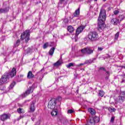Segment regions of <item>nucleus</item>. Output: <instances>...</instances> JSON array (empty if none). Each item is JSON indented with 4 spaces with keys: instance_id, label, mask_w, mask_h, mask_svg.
Returning <instances> with one entry per match:
<instances>
[{
    "instance_id": "6e6d98bb",
    "label": "nucleus",
    "mask_w": 125,
    "mask_h": 125,
    "mask_svg": "<svg viewBox=\"0 0 125 125\" xmlns=\"http://www.w3.org/2000/svg\"><path fill=\"white\" fill-rule=\"evenodd\" d=\"M95 0V1H97V0Z\"/></svg>"
},
{
    "instance_id": "a19ab883",
    "label": "nucleus",
    "mask_w": 125,
    "mask_h": 125,
    "mask_svg": "<svg viewBox=\"0 0 125 125\" xmlns=\"http://www.w3.org/2000/svg\"><path fill=\"white\" fill-rule=\"evenodd\" d=\"M110 109L111 112H115L116 111V108H110Z\"/></svg>"
},
{
    "instance_id": "6ab92c4d",
    "label": "nucleus",
    "mask_w": 125,
    "mask_h": 125,
    "mask_svg": "<svg viewBox=\"0 0 125 125\" xmlns=\"http://www.w3.org/2000/svg\"><path fill=\"white\" fill-rule=\"evenodd\" d=\"M51 114L52 117H55V116H57V114H58V110L57 109L53 110Z\"/></svg>"
},
{
    "instance_id": "9b49d317",
    "label": "nucleus",
    "mask_w": 125,
    "mask_h": 125,
    "mask_svg": "<svg viewBox=\"0 0 125 125\" xmlns=\"http://www.w3.org/2000/svg\"><path fill=\"white\" fill-rule=\"evenodd\" d=\"M111 24L116 25H118V24H120L121 23V21H120V20L117 18H114L111 20Z\"/></svg>"
},
{
    "instance_id": "4c0bfd02",
    "label": "nucleus",
    "mask_w": 125,
    "mask_h": 125,
    "mask_svg": "<svg viewBox=\"0 0 125 125\" xmlns=\"http://www.w3.org/2000/svg\"><path fill=\"white\" fill-rule=\"evenodd\" d=\"M115 121V117H112L110 120V123H114Z\"/></svg>"
},
{
    "instance_id": "f03ea898",
    "label": "nucleus",
    "mask_w": 125,
    "mask_h": 125,
    "mask_svg": "<svg viewBox=\"0 0 125 125\" xmlns=\"http://www.w3.org/2000/svg\"><path fill=\"white\" fill-rule=\"evenodd\" d=\"M21 40L23 41L24 40L25 42L26 43L30 41V30H25L21 35Z\"/></svg>"
},
{
    "instance_id": "393cba45",
    "label": "nucleus",
    "mask_w": 125,
    "mask_h": 125,
    "mask_svg": "<svg viewBox=\"0 0 125 125\" xmlns=\"http://www.w3.org/2000/svg\"><path fill=\"white\" fill-rule=\"evenodd\" d=\"M17 111L19 114H24V113H25V111H24V110L21 108H18L17 109Z\"/></svg>"
},
{
    "instance_id": "8fccbe9b",
    "label": "nucleus",
    "mask_w": 125,
    "mask_h": 125,
    "mask_svg": "<svg viewBox=\"0 0 125 125\" xmlns=\"http://www.w3.org/2000/svg\"><path fill=\"white\" fill-rule=\"evenodd\" d=\"M125 83V80H123V81H121V83Z\"/></svg>"
},
{
    "instance_id": "2f4dec72",
    "label": "nucleus",
    "mask_w": 125,
    "mask_h": 125,
    "mask_svg": "<svg viewBox=\"0 0 125 125\" xmlns=\"http://www.w3.org/2000/svg\"><path fill=\"white\" fill-rule=\"evenodd\" d=\"M120 35V33L119 32H117L115 34V40H118V38H119V36Z\"/></svg>"
},
{
    "instance_id": "72a5a7b5",
    "label": "nucleus",
    "mask_w": 125,
    "mask_h": 125,
    "mask_svg": "<svg viewBox=\"0 0 125 125\" xmlns=\"http://www.w3.org/2000/svg\"><path fill=\"white\" fill-rule=\"evenodd\" d=\"M120 96H124L125 98V91H121Z\"/></svg>"
},
{
    "instance_id": "f3484780",
    "label": "nucleus",
    "mask_w": 125,
    "mask_h": 125,
    "mask_svg": "<svg viewBox=\"0 0 125 125\" xmlns=\"http://www.w3.org/2000/svg\"><path fill=\"white\" fill-rule=\"evenodd\" d=\"M35 78V75L33 74L32 71H29L27 74V79H33Z\"/></svg>"
},
{
    "instance_id": "e433bc0d",
    "label": "nucleus",
    "mask_w": 125,
    "mask_h": 125,
    "mask_svg": "<svg viewBox=\"0 0 125 125\" xmlns=\"http://www.w3.org/2000/svg\"><path fill=\"white\" fill-rule=\"evenodd\" d=\"M72 113H74V110L69 109L67 111V114H72Z\"/></svg>"
},
{
    "instance_id": "0eeeda50",
    "label": "nucleus",
    "mask_w": 125,
    "mask_h": 125,
    "mask_svg": "<svg viewBox=\"0 0 125 125\" xmlns=\"http://www.w3.org/2000/svg\"><path fill=\"white\" fill-rule=\"evenodd\" d=\"M100 121L99 117L95 116V117H92L90 119L89 125H95L96 123H99Z\"/></svg>"
},
{
    "instance_id": "79ce46f5",
    "label": "nucleus",
    "mask_w": 125,
    "mask_h": 125,
    "mask_svg": "<svg viewBox=\"0 0 125 125\" xmlns=\"http://www.w3.org/2000/svg\"><path fill=\"white\" fill-rule=\"evenodd\" d=\"M102 50H103V48L99 47L98 48V51H102Z\"/></svg>"
},
{
    "instance_id": "5fc2aeb1",
    "label": "nucleus",
    "mask_w": 125,
    "mask_h": 125,
    "mask_svg": "<svg viewBox=\"0 0 125 125\" xmlns=\"http://www.w3.org/2000/svg\"><path fill=\"white\" fill-rule=\"evenodd\" d=\"M107 0H103V1H106Z\"/></svg>"
},
{
    "instance_id": "4d7b16f0",
    "label": "nucleus",
    "mask_w": 125,
    "mask_h": 125,
    "mask_svg": "<svg viewBox=\"0 0 125 125\" xmlns=\"http://www.w3.org/2000/svg\"><path fill=\"white\" fill-rule=\"evenodd\" d=\"M106 79H108V77H106Z\"/></svg>"
},
{
    "instance_id": "f704fd0d",
    "label": "nucleus",
    "mask_w": 125,
    "mask_h": 125,
    "mask_svg": "<svg viewBox=\"0 0 125 125\" xmlns=\"http://www.w3.org/2000/svg\"><path fill=\"white\" fill-rule=\"evenodd\" d=\"M120 11L118 10H115L114 11V15H117V14H119V13Z\"/></svg>"
},
{
    "instance_id": "a18cd8bd",
    "label": "nucleus",
    "mask_w": 125,
    "mask_h": 125,
    "mask_svg": "<svg viewBox=\"0 0 125 125\" xmlns=\"http://www.w3.org/2000/svg\"><path fill=\"white\" fill-rule=\"evenodd\" d=\"M23 117H24V116H20V117H19V119H18V120H21V119H22V118H23Z\"/></svg>"
},
{
    "instance_id": "423d86ee",
    "label": "nucleus",
    "mask_w": 125,
    "mask_h": 125,
    "mask_svg": "<svg viewBox=\"0 0 125 125\" xmlns=\"http://www.w3.org/2000/svg\"><path fill=\"white\" fill-rule=\"evenodd\" d=\"M81 52L83 54L86 53V54L90 55L93 53V50H92L91 47H87L86 48H84V49H82L81 50Z\"/></svg>"
},
{
    "instance_id": "a211bd4d",
    "label": "nucleus",
    "mask_w": 125,
    "mask_h": 125,
    "mask_svg": "<svg viewBox=\"0 0 125 125\" xmlns=\"http://www.w3.org/2000/svg\"><path fill=\"white\" fill-rule=\"evenodd\" d=\"M125 98L123 96H120L118 97V102L119 103L122 104L125 101Z\"/></svg>"
},
{
    "instance_id": "cd10ccee",
    "label": "nucleus",
    "mask_w": 125,
    "mask_h": 125,
    "mask_svg": "<svg viewBox=\"0 0 125 125\" xmlns=\"http://www.w3.org/2000/svg\"><path fill=\"white\" fill-rule=\"evenodd\" d=\"M125 16L124 15H122L121 16H119V20L121 22V21H122V20H124L125 19Z\"/></svg>"
},
{
    "instance_id": "3c124183",
    "label": "nucleus",
    "mask_w": 125,
    "mask_h": 125,
    "mask_svg": "<svg viewBox=\"0 0 125 125\" xmlns=\"http://www.w3.org/2000/svg\"><path fill=\"white\" fill-rule=\"evenodd\" d=\"M58 99H60V100H61V97H59Z\"/></svg>"
},
{
    "instance_id": "a878e982",
    "label": "nucleus",
    "mask_w": 125,
    "mask_h": 125,
    "mask_svg": "<svg viewBox=\"0 0 125 125\" xmlns=\"http://www.w3.org/2000/svg\"><path fill=\"white\" fill-rule=\"evenodd\" d=\"M15 84H16V83H15V82L12 83L9 87V89H12L13 87H14Z\"/></svg>"
},
{
    "instance_id": "bb28decb",
    "label": "nucleus",
    "mask_w": 125,
    "mask_h": 125,
    "mask_svg": "<svg viewBox=\"0 0 125 125\" xmlns=\"http://www.w3.org/2000/svg\"><path fill=\"white\" fill-rule=\"evenodd\" d=\"M20 44V41L18 40L14 44V47H17Z\"/></svg>"
},
{
    "instance_id": "603ef678",
    "label": "nucleus",
    "mask_w": 125,
    "mask_h": 125,
    "mask_svg": "<svg viewBox=\"0 0 125 125\" xmlns=\"http://www.w3.org/2000/svg\"><path fill=\"white\" fill-rule=\"evenodd\" d=\"M122 68H124V69H125V66H122Z\"/></svg>"
},
{
    "instance_id": "b1692460",
    "label": "nucleus",
    "mask_w": 125,
    "mask_h": 125,
    "mask_svg": "<svg viewBox=\"0 0 125 125\" xmlns=\"http://www.w3.org/2000/svg\"><path fill=\"white\" fill-rule=\"evenodd\" d=\"M104 94H105V93L104 92V91L102 90L99 91V93H98L99 96H101V97H103Z\"/></svg>"
},
{
    "instance_id": "c85d7f7f",
    "label": "nucleus",
    "mask_w": 125,
    "mask_h": 125,
    "mask_svg": "<svg viewBox=\"0 0 125 125\" xmlns=\"http://www.w3.org/2000/svg\"><path fill=\"white\" fill-rule=\"evenodd\" d=\"M25 52L26 53V54H29L31 53V48H28L26 50H25Z\"/></svg>"
},
{
    "instance_id": "4468645a",
    "label": "nucleus",
    "mask_w": 125,
    "mask_h": 125,
    "mask_svg": "<svg viewBox=\"0 0 125 125\" xmlns=\"http://www.w3.org/2000/svg\"><path fill=\"white\" fill-rule=\"evenodd\" d=\"M10 118V116L4 114L2 115L0 117L1 121H5V120H7V119H9Z\"/></svg>"
},
{
    "instance_id": "39448f33",
    "label": "nucleus",
    "mask_w": 125,
    "mask_h": 125,
    "mask_svg": "<svg viewBox=\"0 0 125 125\" xmlns=\"http://www.w3.org/2000/svg\"><path fill=\"white\" fill-rule=\"evenodd\" d=\"M56 99H52L48 103V108L53 110L55 109V106H56Z\"/></svg>"
},
{
    "instance_id": "c756f323",
    "label": "nucleus",
    "mask_w": 125,
    "mask_h": 125,
    "mask_svg": "<svg viewBox=\"0 0 125 125\" xmlns=\"http://www.w3.org/2000/svg\"><path fill=\"white\" fill-rule=\"evenodd\" d=\"M74 66V63L70 62L66 65L67 68H70V67H73Z\"/></svg>"
},
{
    "instance_id": "20e7f679",
    "label": "nucleus",
    "mask_w": 125,
    "mask_h": 125,
    "mask_svg": "<svg viewBox=\"0 0 125 125\" xmlns=\"http://www.w3.org/2000/svg\"><path fill=\"white\" fill-rule=\"evenodd\" d=\"M9 74L8 73H5L4 75L2 76L0 81V85L1 84H3V83H5L9 81Z\"/></svg>"
},
{
    "instance_id": "473e14b6",
    "label": "nucleus",
    "mask_w": 125,
    "mask_h": 125,
    "mask_svg": "<svg viewBox=\"0 0 125 125\" xmlns=\"http://www.w3.org/2000/svg\"><path fill=\"white\" fill-rule=\"evenodd\" d=\"M48 46V43H46L44 44L43 48H44V49H45V48H47Z\"/></svg>"
},
{
    "instance_id": "5701e85b",
    "label": "nucleus",
    "mask_w": 125,
    "mask_h": 125,
    "mask_svg": "<svg viewBox=\"0 0 125 125\" xmlns=\"http://www.w3.org/2000/svg\"><path fill=\"white\" fill-rule=\"evenodd\" d=\"M88 111L90 114L91 115H95V110L92 108H89Z\"/></svg>"
},
{
    "instance_id": "de8ad7c7",
    "label": "nucleus",
    "mask_w": 125,
    "mask_h": 125,
    "mask_svg": "<svg viewBox=\"0 0 125 125\" xmlns=\"http://www.w3.org/2000/svg\"><path fill=\"white\" fill-rule=\"evenodd\" d=\"M106 74H107V75H108V76L109 75V74H110V73L109 72V71H107L106 70Z\"/></svg>"
},
{
    "instance_id": "412c9836",
    "label": "nucleus",
    "mask_w": 125,
    "mask_h": 125,
    "mask_svg": "<svg viewBox=\"0 0 125 125\" xmlns=\"http://www.w3.org/2000/svg\"><path fill=\"white\" fill-rule=\"evenodd\" d=\"M80 15V8H78V9L75 10L74 13V17H78Z\"/></svg>"
},
{
    "instance_id": "9d476101",
    "label": "nucleus",
    "mask_w": 125,
    "mask_h": 125,
    "mask_svg": "<svg viewBox=\"0 0 125 125\" xmlns=\"http://www.w3.org/2000/svg\"><path fill=\"white\" fill-rule=\"evenodd\" d=\"M83 29H84V27L83 26L79 27L76 29L75 36H76V37H78L79 36V35H80V34H81V33L83 31Z\"/></svg>"
},
{
    "instance_id": "ddd939ff",
    "label": "nucleus",
    "mask_w": 125,
    "mask_h": 125,
    "mask_svg": "<svg viewBox=\"0 0 125 125\" xmlns=\"http://www.w3.org/2000/svg\"><path fill=\"white\" fill-rule=\"evenodd\" d=\"M63 63V61L62 58H61L56 63H54L53 65L55 67H59L60 65Z\"/></svg>"
},
{
    "instance_id": "864d4df0",
    "label": "nucleus",
    "mask_w": 125,
    "mask_h": 125,
    "mask_svg": "<svg viewBox=\"0 0 125 125\" xmlns=\"http://www.w3.org/2000/svg\"><path fill=\"white\" fill-rule=\"evenodd\" d=\"M52 44H50V46H52Z\"/></svg>"
},
{
    "instance_id": "f257e3e1",
    "label": "nucleus",
    "mask_w": 125,
    "mask_h": 125,
    "mask_svg": "<svg viewBox=\"0 0 125 125\" xmlns=\"http://www.w3.org/2000/svg\"><path fill=\"white\" fill-rule=\"evenodd\" d=\"M106 10L103 9L100 10L99 16L98 18V31H101L103 30L105 27V24H104L106 21Z\"/></svg>"
},
{
    "instance_id": "4be33fe9",
    "label": "nucleus",
    "mask_w": 125,
    "mask_h": 125,
    "mask_svg": "<svg viewBox=\"0 0 125 125\" xmlns=\"http://www.w3.org/2000/svg\"><path fill=\"white\" fill-rule=\"evenodd\" d=\"M54 50H55V47H52L50 49V50L49 51V54L51 56H52L53 55V53H54Z\"/></svg>"
},
{
    "instance_id": "c9c22d12",
    "label": "nucleus",
    "mask_w": 125,
    "mask_h": 125,
    "mask_svg": "<svg viewBox=\"0 0 125 125\" xmlns=\"http://www.w3.org/2000/svg\"><path fill=\"white\" fill-rule=\"evenodd\" d=\"M100 70L104 71V72H106V68H105L104 67H100L99 68V71H100Z\"/></svg>"
},
{
    "instance_id": "ea45409f",
    "label": "nucleus",
    "mask_w": 125,
    "mask_h": 125,
    "mask_svg": "<svg viewBox=\"0 0 125 125\" xmlns=\"http://www.w3.org/2000/svg\"><path fill=\"white\" fill-rule=\"evenodd\" d=\"M0 90L3 91L5 90V87L3 85L2 86V87H0Z\"/></svg>"
},
{
    "instance_id": "37998d69",
    "label": "nucleus",
    "mask_w": 125,
    "mask_h": 125,
    "mask_svg": "<svg viewBox=\"0 0 125 125\" xmlns=\"http://www.w3.org/2000/svg\"><path fill=\"white\" fill-rule=\"evenodd\" d=\"M110 57H111V56H110V55H109V54H106V55L104 56V58H110Z\"/></svg>"
},
{
    "instance_id": "6e6552de",
    "label": "nucleus",
    "mask_w": 125,
    "mask_h": 125,
    "mask_svg": "<svg viewBox=\"0 0 125 125\" xmlns=\"http://www.w3.org/2000/svg\"><path fill=\"white\" fill-rule=\"evenodd\" d=\"M34 86H35L34 84H33L32 86L29 87L28 89L25 91V92L22 94V97H26V96L29 95L31 92H33L34 90Z\"/></svg>"
},
{
    "instance_id": "58836bf2",
    "label": "nucleus",
    "mask_w": 125,
    "mask_h": 125,
    "mask_svg": "<svg viewBox=\"0 0 125 125\" xmlns=\"http://www.w3.org/2000/svg\"><path fill=\"white\" fill-rule=\"evenodd\" d=\"M83 65H85V62L83 63H80L79 64L77 65V67H80L81 66H83Z\"/></svg>"
},
{
    "instance_id": "7ed1b4c3",
    "label": "nucleus",
    "mask_w": 125,
    "mask_h": 125,
    "mask_svg": "<svg viewBox=\"0 0 125 125\" xmlns=\"http://www.w3.org/2000/svg\"><path fill=\"white\" fill-rule=\"evenodd\" d=\"M88 38L90 40L91 42L97 41L99 39L98 33L95 31L90 32L88 35Z\"/></svg>"
},
{
    "instance_id": "c03bdc74",
    "label": "nucleus",
    "mask_w": 125,
    "mask_h": 125,
    "mask_svg": "<svg viewBox=\"0 0 125 125\" xmlns=\"http://www.w3.org/2000/svg\"><path fill=\"white\" fill-rule=\"evenodd\" d=\"M35 119H36V116H33V117H32L31 120L33 121V122H34V121H35Z\"/></svg>"
},
{
    "instance_id": "13d9d810",
    "label": "nucleus",
    "mask_w": 125,
    "mask_h": 125,
    "mask_svg": "<svg viewBox=\"0 0 125 125\" xmlns=\"http://www.w3.org/2000/svg\"><path fill=\"white\" fill-rule=\"evenodd\" d=\"M41 71H42V69Z\"/></svg>"
},
{
    "instance_id": "49530a36",
    "label": "nucleus",
    "mask_w": 125,
    "mask_h": 125,
    "mask_svg": "<svg viewBox=\"0 0 125 125\" xmlns=\"http://www.w3.org/2000/svg\"><path fill=\"white\" fill-rule=\"evenodd\" d=\"M65 0H60V1L61 2V3H62L63 1H64Z\"/></svg>"
},
{
    "instance_id": "7c9ffc66",
    "label": "nucleus",
    "mask_w": 125,
    "mask_h": 125,
    "mask_svg": "<svg viewBox=\"0 0 125 125\" xmlns=\"http://www.w3.org/2000/svg\"><path fill=\"white\" fill-rule=\"evenodd\" d=\"M69 22V20L68 19H64L63 21V23H64V24H67Z\"/></svg>"
},
{
    "instance_id": "1a4fd4ad",
    "label": "nucleus",
    "mask_w": 125,
    "mask_h": 125,
    "mask_svg": "<svg viewBox=\"0 0 125 125\" xmlns=\"http://www.w3.org/2000/svg\"><path fill=\"white\" fill-rule=\"evenodd\" d=\"M35 104H36V101H34L31 102L30 106L29 107V113H34V112H35V110H36Z\"/></svg>"
},
{
    "instance_id": "f8f14e48",
    "label": "nucleus",
    "mask_w": 125,
    "mask_h": 125,
    "mask_svg": "<svg viewBox=\"0 0 125 125\" xmlns=\"http://www.w3.org/2000/svg\"><path fill=\"white\" fill-rule=\"evenodd\" d=\"M10 78H13L16 75V68L13 67L10 73H8Z\"/></svg>"
},
{
    "instance_id": "2eb2a0df",
    "label": "nucleus",
    "mask_w": 125,
    "mask_h": 125,
    "mask_svg": "<svg viewBox=\"0 0 125 125\" xmlns=\"http://www.w3.org/2000/svg\"><path fill=\"white\" fill-rule=\"evenodd\" d=\"M8 11H9V8L8 7L4 9H0V13H6Z\"/></svg>"
},
{
    "instance_id": "aec40b11",
    "label": "nucleus",
    "mask_w": 125,
    "mask_h": 125,
    "mask_svg": "<svg viewBox=\"0 0 125 125\" xmlns=\"http://www.w3.org/2000/svg\"><path fill=\"white\" fill-rule=\"evenodd\" d=\"M67 31L69 33H73L75 31V29L72 26L69 25L67 27Z\"/></svg>"
},
{
    "instance_id": "dca6fc26",
    "label": "nucleus",
    "mask_w": 125,
    "mask_h": 125,
    "mask_svg": "<svg viewBox=\"0 0 125 125\" xmlns=\"http://www.w3.org/2000/svg\"><path fill=\"white\" fill-rule=\"evenodd\" d=\"M94 60H96V59L94 58L90 60H87L85 61V64H91L92 63H93Z\"/></svg>"
},
{
    "instance_id": "09e8293b",
    "label": "nucleus",
    "mask_w": 125,
    "mask_h": 125,
    "mask_svg": "<svg viewBox=\"0 0 125 125\" xmlns=\"http://www.w3.org/2000/svg\"><path fill=\"white\" fill-rule=\"evenodd\" d=\"M23 77H24V75H20V78H23Z\"/></svg>"
}]
</instances>
